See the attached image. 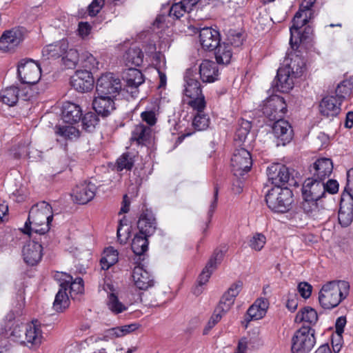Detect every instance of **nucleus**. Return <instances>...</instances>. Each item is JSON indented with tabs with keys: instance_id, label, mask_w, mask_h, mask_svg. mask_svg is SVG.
<instances>
[{
	"instance_id": "obj_1",
	"label": "nucleus",
	"mask_w": 353,
	"mask_h": 353,
	"mask_svg": "<svg viewBox=\"0 0 353 353\" xmlns=\"http://www.w3.org/2000/svg\"><path fill=\"white\" fill-rule=\"evenodd\" d=\"M305 71V62L299 55H292L285 60V65L277 70V74L272 82V87L276 91L288 92L294 85V79L303 76Z\"/></svg>"
},
{
	"instance_id": "obj_2",
	"label": "nucleus",
	"mask_w": 353,
	"mask_h": 353,
	"mask_svg": "<svg viewBox=\"0 0 353 353\" xmlns=\"http://www.w3.org/2000/svg\"><path fill=\"white\" fill-rule=\"evenodd\" d=\"M52 219L53 214L50 205L46 201L37 203L31 208L22 232L28 235L32 231L43 234L49 231Z\"/></svg>"
},
{
	"instance_id": "obj_3",
	"label": "nucleus",
	"mask_w": 353,
	"mask_h": 353,
	"mask_svg": "<svg viewBox=\"0 0 353 353\" xmlns=\"http://www.w3.org/2000/svg\"><path fill=\"white\" fill-rule=\"evenodd\" d=\"M350 285L345 281H332L324 284L319 293L320 305L326 310L338 306L349 294Z\"/></svg>"
},
{
	"instance_id": "obj_4",
	"label": "nucleus",
	"mask_w": 353,
	"mask_h": 353,
	"mask_svg": "<svg viewBox=\"0 0 353 353\" xmlns=\"http://www.w3.org/2000/svg\"><path fill=\"white\" fill-rule=\"evenodd\" d=\"M265 201L272 211L285 213L292 208L293 193L288 188L274 187L266 194Z\"/></svg>"
},
{
	"instance_id": "obj_5",
	"label": "nucleus",
	"mask_w": 353,
	"mask_h": 353,
	"mask_svg": "<svg viewBox=\"0 0 353 353\" xmlns=\"http://www.w3.org/2000/svg\"><path fill=\"white\" fill-rule=\"evenodd\" d=\"M183 94L188 99L187 104L194 110L201 111V109H205L206 102L202 93L201 83L198 80L190 77L188 73L185 77Z\"/></svg>"
},
{
	"instance_id": "obj_6",
	"label": "nucleus",
	"mask_w": 353,
	"mask_h": 353,
	"mask_svg": "<svg viewBox=\"0 0 353 353\" xmlns=\"http://www.w3.org/2000/svg\"><path fill=\"white\" fill-rule=\"evenodd\" d=\"M315 330L310 326H302L292 339L293 353H309L316 343Z\"/></svg>"
},
{
	"instance_id": "obj_7",
	"label": "nucleus",
	"mask_w": 353,
	"mask_h": 353,
	"mask_svg": "<svg viewBox=\"0 0 353 353\" xmlns=\"http://www.w3.org/2000/svg\"><path fill=\"white\" fill-rule=\"evenodd\" d=\"M123 91L120 79L113 73L106 72L97 79V94H105L116 98Z\"/></svg>"
},
{
	"instance_id": "obj_8",
	"label": "nucleus",
	"mask_w": 353,
	"mask_h": 353,
	"mask_svg": "<svg viewBox=\"0 0 353 353\" xmlns=\"http://www.w3.org/2000/svg\"><path fill=\"white\" fill-rule=\"evenodd\" d=\"M17 74L22 83L34 85L41 78V70L40 65L34 60L22 59L18 65Z\"/></svg>"
},
{
	"instance_id": "obj_9",
	"label": "nucleus",
	"mask_w": 353,
	"mask_h": 353,
	"mask_svg": "<svg viewBox=\"0 0 353 353\" xmlns=\"http://www.w3.org/2000/svg\"><path fill=\"white\" fill-rule=\"evenodd\" d=\"M261 110L270 121H275L283 118L287 112V105L283 97L272 95L263 101Z\"/></svg>"
},
{
	"instance_id": "obj_10",
	"label": "nucleus",
	"mask_w": 353,
	"mask_h": 353,
	"mask_svg": "<svg viewBox=\"0 0 353 353\" xmlns=\"http://www.w3.org/2000/svg\"><path fill=\"white\" fill-rule=\"evenodd\" d=\"M252 165L250 153L244 148L236 149L232 158L231 166L234 175L239 177L248 173Z\"/></svg>"
},
{
	"instance_id": "obj_11",
	"label": "nucleus",
	"mask_w": 353,
	"mask_h": 353,
	"mask_svg": "<svg viewBox=\"0 0 353 353\" xmlns=\"http://www.w3.org/2000/svg\"><path fill=\"white\" fill-rule=\"evenodd\" d=\"M268 181L274 187H282L290 181H294V178L289 168L283 164L273 163L267 169Z\"/></svg>"
},
{
	"instance_id": "obj_12",
	"label": "nucleus",
	"mask_w": 353,
	"mask_h": 353,
	"mask_svg": "<svg viewBox=\"0 0 353 353\" xmlns=\"http://www.w3.org/2000/svg\"><path fill=\"white\" fill-rule=\"evenodd\" d=\"M122 78L125 82L123 91L129 93L132 98L137 97L139 87L145 81L141 70L134 68H128L123 72Z\"/></svg>"
},
{
	"instance_id": "obj_13",
	"label": "nucleus",
	"mask_w": 353,
	"mask_h": 353,
	"mask_svg": "<svg viewBox=\"0 0 353 353\" xmlns=\"http://www.w3.org/2000/svg\"><path fill=\"white\" fill-rule=\"evenodd\" d=\"M272 130L277 146H284L292 140L294 135L292 127L288 121L283 118L274 121Z\"/></svg>"
},
{
	"instance_id": "obj_14",
	"label": "nucleus",
	"mask_w": 353,
	"mask_h": 353,
	"mask_svg": "<svg viewBox=\"0 0 353 353\" xmlns=\"http://www.w3.org/2000/svg\"><path fill=\"white\" fill-rule=\"evenodd\" d=\"M223 256L224 254L222 250H214L205 267L203 268L201 273L199 276V286L196 287V288L194 290V294L199 295L201 293L202 290L200 288L208 281L212 273L216 268L217 265L219 264L223 260Z\"/></svg>"
},
{
	"instance_id": "obj_15",
	"label": "nucleus",
	"mask_w": 353,
	"mask_h": 353,
	"mask_svg": "<svg viewBox=\"0 0 353 353\" xmlns=\"http://www.w3.org/2000/svg\"><path fill=\"white\" fill-rule=\"evenodd\" d=\"M71 86L79 92H87L92 90L94 79L90 71L77 70L70 79Z\"/></svg>"
},
{
	"instance_id": "obj_16",
	"label": "nucleus",
	"mask_w": 353,
	"mask_h": 353,
	"mask_svg": "<svg viewBox=\"0 0 353 353\" xmlns=\"http://www.w3.org/2000/svg\"><path fill=\"white\" fill-rule=\"evenodd\" d=\"M97 187L91 182L85 181L76 185L71 194L73 201L81 205H84L92 201L96 194Z\"/></svg>"
},
{
	"instance_id": "obj_17",
	"label": "nucleus",
	"mask_w": 353,
	"mask_h": 353,
	"mask_svg": "<svg viewBox=\"0 0 353 353\" xmlns=\"http://www.w3.org/2000/svg\"><path fill=\"white\" fill-rule=\"evenodd\" d=\"M23 39V34L19 29L6 30L0 37V50L5 52H10L18 46Z\"/></svg>"
},
{
	"instance_id": "obj_18",
	"label": "nucleus",
	"mask_w": 353,
	"mask_h": 353,
	"mask_svg": "<svg viewBox=\"0 0 353 353\" xmlns=\"http://www.w3.org/2000/svg\"><path fill=\"white\" fill-rule=\"evenodd\" d=\"M302 195L303 198H313L321 201L325 197L324 181L312 176L307 178L303 185Z\"/></svg>"
},
{
	"instance_id": "obj_19",
	"label": "nucleus",
	"mask_w": 353,
	"mask_h": 353,
	"mask_svg": "<svg viewBox=\"0 0 353 353\" xmlns=\"http://www.w3.org/2000/svg\"><path fill=\"white\" fill-rule=\"evenodd\" d=\"M42 245L34 241L26 243L22 249V256L24 262L28 265H35L41 260L43 256Z\"/></svg>"
},
{
	"instance_id": "obj_20",
	"label": "nucleus",
	"mask_w": 353,
	"mask_h": 353,
	"mask_svg": "<svg viewBox=\"0 0 353 353\" xmlns=\"http://www.w3.org/2000/svg\"><path fill=\"white\" fill-rule=\"evenodd\" d=\"M115 97L105 94H97L92 101V107L98 115L108 117L115 110Z\"/></svg>"
},
{
	"instance_id": "obj_21",
	"label": "nucleus",
	"mask_w": 353,
	"mask_h": 353,
	"mask_svg": "<svg viewBox=\"0 0 353 353\" xmlns=\"http://www.w3.org/2000/svg\"><path fill=\"white\" fill-rule=\"evenodd\" d=\"M220 34L215 29L205 27L199 32V41L204 50H214L220 44Z\"/></svg>"
},
{
	"instance_id": "obj_22",
	"label": "nucleus",
	"mask_w": 353,
	"mask_h": 353,
	"mask_svg": "<svg viewBox=\"0 0 353 353\" xmlns=\"http://www.w3.org/2000/svg\"><path fill=\"white\" fill-rule=\"evenodd\" d=\"M333 170V163L329 158L318 159L310 168V172L314 179L324 181L329 177Z\"/></svg>"
},
{
	"instance_id": "obj_23",
	"label": "nucleus",
	"mask_w": 353,
	"mask_h": 353,
	"mask_svg": "<svg viewBox=\"0 0 353 353\" xmlns=\"http://www.w3.org/2000/svg\"><path fill=\"white\" fill-rule=\"evenodd\" d=\"M139 233L145 236H152L157 229L156 219L151 210L146 209L141 214L137 222Z\"/></svg>"
},
{
	"instance_id": "obj_24",
	"label": "nucleus",
	"mask_w": 353,
	"mask_h": 353,
	"mask_svg": "<svg viewBox=\"0 0 353 353\" xmlns=\"http://www.w3.org/2000/svg\"><path fill=\"white\" fill-rule=\"evenodd\" d=\"M37 323V321H33L25 327L23 345L29 347H37L41 343L42 331Z\"/></svg>"
},
{
	"instance_id": "obj_25",
	"label": "nucleus",
	"mask_w": 353,
	"mask_h": 353,
	"mask_svg": "<svg viewBox=\"0 0 353 353\" xmlns=\"http://www.w3.org/2000/svg\"><path fill=\"white\" fill-rule=\"evenodd\" d=\"M217 63L205 59L199 65V75L203 83H213L219 79V71Z\"/></svg>"
},
{
	"instance_id": "obj_26",
	"label": "nucleus",
	"mask_w": 353,
	"mask_h": 353,
	"mask_svg": "<svg viewBox=\"0 0 353 353\" xmlns=\"http://www.w3.org/2000/svg\"><path fill=\"white\" fill-rule=\"evenodd\" d=\"M132 280L139 290H145L154 285V280L150 273L142 265L135 266L132 270Z\"/></svg>"
},
{
	"instance_id": "obj_27",
	"label": "nucleus",
	"mask_w": 353,
	"mask_h": 353,
	"mask_svg": "<svg viewBox=\"0 0 353 353\" xmlns=\"http://www.w3.org/2000/svg\"><path fill=\"white\" fill-rule=\"evenodd\" d=\"M341 105V103L334 96H327L323 98L319 103L320 113L327 118H333L340 113Z\"/></svg>"
},
{
	"instance_id": "obj_28",
	"label": "nucleus",
	"mask_w": 353,
	"mask_h": 353,
	"mask_svg": "<svg viewBox=\"0 0 353 353\" xmlns=\"http://www.w3.org/2000/svg\"><path fill=\"white\" fill-rule=\"evenodd\" d=\"M242 289V282L237 281L231 285L228 291L222 296L217 307L221 308L223 312H227L234 304L236 296Z\"/></svg>"
},
{
	"instance_id": "obj_29",
	"label": "nucleus",
	"mask_w": 353,
	"mask_h": 353,
	"mask_svg": "<svg viewBox=\"0 0 353 353\" xmlns=\"http://www.w3.org/2000/svg\"><path fill=\"white\" fill-rule=\"evenodd\" d=\"M152 130L150 126L140 123L137 125L132 131L130 141L138 145H145L150 142Z\"/></svg>"
},
{
	"instance_id": "obj_30",
	"label": "nucleus",
	"mask_w": 353,
	"mask_h": 353,
	"mask_svg": "<svg viewBox=\"0 0 353 353\" xmlns=\"http://www.w3.org/2000/svg\"><path fill=\"white\" fill-rule=\"evenodd\" d=\"M82 117V110L77 104L66 102L63 105L62 117L63 121L68 123H76L79 122Z\"/></svg>"
},
{
	"instance_id": "obj_31",
	"label": "nucleus",
	"mask_w": 353,
	"mask_h": 353,
	"mask_svg": "<svg viewBox=\"0 0 353 353\" xmlns=\"http://www.w3.org/2000/svg\"><path fill=\"white\" fill-rule=\"evenodd\" d=\"M68 48V43L67 41L62 40L56 43L46 46L42 50V54L46 59H57L62 57L65 50Z\"/></svg>"
},
{
	"instance_id": "obj_32",
	"label": "nucleus",
	"mask_w": 353,
	"mask_h": 353,
	"mask_svg": "<svg viewBox=\"0 0 353 353\" xmlns=\"http://www.w3.org/2000/svg\"><path fill=\"white\" fill-rule=\"evenodd\" d=\"M303 201L301 204V208L303 211L312 216H317L319 212L325 208L322 201L313 198H303Z\"/></svg>"
},
{
	"instance_id": "obj_33",
	"label": "nucleus",
	"mask_w": 353,
	"mask_h": 353,
	"mask_svg": "<svg viewBox=\"0 0 353 353\" xmlns=\"http://www.w3.org/2000/svg\"><path fill=\"white\" fill-rule=\"evenodd\" d=\"M215 58L218 64L228 65L230 63L232 57V48L225 42L220 43L214 49Z\"/></svg>"
},
{
	"instance_id": "obj_34",
	"label": "nucleus",
	"mask_w": 353,
	"mask_h": 353,
	"mask_svg": "<svg viewBox=\"0 0 353 353\" xmlns=\"http://www.w3.org/2000/svg\"><path fill=\"white\" fill-rule=\"evenodd\" d=\"M318 321L316 311L310 306H306L300 310L296 315L295 322H306L310 325H314Z\"/></svg>"
},
{
	"instance_id": "obj_35",
	"label": "nucleus",
	"mask_w": 353,
	"mask_h": 353,
	"mask_svg": "<svg viewBox=\"0 0 353 353\" xmlns=\"http://www.w3.org/2000/svg\"><path fill=\"white\" fill-rule=\"evenodd\" d=\"M119 252L113 247L106 248L100 259L101 268L103 270H108L118 262Z\"/></svg>"
},
{
	"instance_id": "obj_36",
	"label": "nucleus",
	"mask_w": 353,
	"mask_h": 353,
	"mask_svg": "<svg viewBox=\"0 0 353 353\" xmlns=\"http://www.w3.org/2000/svg\"><path fill=\"white\" fill-rule=\"evenodd\" d=\"M19 99V88L10 86L0 92V101L3 103L13 106L16 105Z\"/></svg>"
},
{
	"instance_id": "obj_37",
	"label": "nucleus",
	"mask_w": 353,
	"mask_h": 353,
	"mask_svg": "<svg viewBox=\"0 0 353 353\" xmlns=\"http://www.w3.org/2000/svg\"><path fill=\"white\" fill-rule=\"evenodd\" d=\"M148 237L149 236L141 234L140 233L134 236L132 239L131 248L135 255L141 256L148 250Z\"/></svg>"
},
{
	"instance_id": "obj_38",
	"label": "nucleus",
	"mask_w": 353,
	"mask_h": 353,
	"mask_svg": "<svg viewBox=\"0 0 353 353\" xmlns=\"http://www.w3.org/2000/svg\"><path fill=\"white\" fill-rule=\"evenodd\" d=\"M124 59L127 64L139 66L143 61V53L139 48L131 47L125 52Z\"/></svg>"
},
{
	"instance_id": "obj_39",
	"label": "nucleus",
	"mask_w": 353,
	"mask_h": 353,
	"mask_svg": "<svg viewBox=\"0 0 353 353\" xmlns=\"http://www.w3.org/2000/svg\"><path fill=\"white\" fill-rule=\"evenodd\" d=\"M62 63L66 69L74 68L79 60V54L76 49L70 48L65 50L62 57Z\"/></svg>"
},
{
	"instance_id": "obj_40",
	"label": "nucleus",
	"mask_w": 353,
	"mask_h": 353,
	"mask_svg": "<svg viewBox=\"0 0 353 353\" xmlns=\"http://www.w3.org/2000/svg\"><path fill=\"white\" fill-rule=\"evenodd\" d=\"M312 14H313L312 10H310L309 12L304 11V14L302 16L303 19L301 20V21H299V18L296 19L297 20H296V14L294 15L293 20H292L293 24L290 28V45L293 46L294 31L296 30L297 32V30L299 29H300L303 26H305L310 21V20L312 19Z\"/></svg>"
},
{
	"instance_id": "obj_41",
	"label": "nucleus",
	"mask_w": 353,
	"mask_h": 353,
	"mask_svg": "<svg viewBox=\"0 0 353 353\" xmlns=\"http://www.w3.org/2000/svg\"><path fill=\"white\" fill-rule=\"evenodd\" d=\"M136 156L132 152H125L117 160V169L118 171L123 170H131L134 164Z\"/></svg>"
},
{
	"instance_id": "obj_42",
	"label": "nucleus",
	"mask_w": 353,
	"mask_h": 353,
	"mask_svg": "<svg viewBox=\"0 0 353 353\" xmlns=\"http://www.w3.org/2000/svg\"><path fill=\"white\" fill-rule=\"evenodd\" d=\"M67 290L59 289L55 296L53 303V308L57 312H62L69 306V296L66 292Z\"/></svg>"
},
{
	"instance_id": "obj_43",
	"label": "nucleus",
	"mask_w": 353,
	"mask_h": 353,
	"mask_svg": "<svg viewBox=\"0 0 353 353\" xmlns=\"http://www.w3.org/2000/svg\"><path fill=\"white\" fill-rule=\"evenodd\" d=\"M352 85L347 81H343L339 83L335 90L336 98L339 100V102H341L350 97L352 94Z\"/></svg>"
},
{
	"instance_id": "obj_44",
	"label": "nucleus",
	"mask_w": 353,
	"mask_h": 353,
	"mask_svg": "<svg viewBox=\"0 0 353 353\" xmlns=\"http://www.w3.org/2000/svg\"><path fill=\"white\" fill-rule=\"evenodd\" d=\"M107 305L114 314H117L125 311L128 307L122 303L114 293H110L108 296Z\"/></svg>"
},
{
	"instance_id": "obj_45",
	"label": "nucleus",
	"mask_w": 353,
	"mask_h": 353,
	"mask_svg": "<svg viewBox=\"0 0 353 353\" xmlns=\"http://www.w3.org/2000/svg\"><path fill=\"white\" fill-rule=\"evenodd\" d=\"M338 219L339 223L343 227H347L350 225L353 220V208H345L341 204L338 214Z\"/></svg>"
},
{
	"instance_id": "obj_46",
	"label": "nucleus",
	"mask_w": 353,
	"mask_h": 353,
	"mask_svg": "<svg viewBox=\"0 0 353 353\" xmlns=\"http://www.w3.org/2000/svg\"><path fill=\"white\" fill-rule=\"evenodd\" d=\"M83 128L87 132H92L96 125L98 124L99 120L98 115L94 112H89L81 117Z\"/></svg>"
},
{
	"instance_id": "obj_47",
	"label": "nucleus",
	"mask_w": 353,
	"mask_h": 353,
	"mask_svg": "<svg viewBox=\"0 0 353 353\" xmlns=\"http://www.w3.org/2000/svg\"><path fill=\"white\" fill-rule=\"evenodd\" d=\"M204 109L201 111L196 110L197 112L194 117L192 125L197 130H205L210 123V119L207 114L203 112Z\"/></svg>"
},
{
	"instance_id": "obj_48",
	"label": "nucleus",
	"mask_w": 353,
	"mask_h": 353,
	"mask_svg": "<svg viewBox=\"0 0 353 353\" xmlns=\"http://www.w3.org/2000/svg\"><path fill=\"white\" fill-rule=\"evenodd\" d=\"M251 128L252 124L250 121L245 119H241L235 132L234 139L236 141H239V142H243L247 138Z\"/></svg>"
},
{
	"instance_id": "obj_49",
	"label": "nucleus",
	"mask_w": 353,
	"mask_h": 353,
	"mask_svg": "<svg viewBox=\"0 0 353 353\" xmlns=\"http://www.w3.org/2000/svg\"><path fill=\"white\" fill-rule=\"evenodd\" d=\"M299 30L297 32L296 30L294 31L293 46L290 45L292 49H297L299 44L307 39L313 32L312 28L310 26H305L303 32H301Z\"/></svg>"
},
{
	"instance_id": "obj_50",
	"label": "nucleus",
	"mask_w": 353,
	"mask_h": 353,
	"mask_svg": "<svg viewBox=\"0 0 353 353\" xmlns=\"http://www.w3.org/2000/svg\"><path fill=\"white\" fill-rule=\"evenodd\" d=\"M56 133L67 139H72L79 137V131L72 125L56 126Z\"/></svg>"
},
{
	"instance_id": "obj_51",
	"label": "nucleus",
	"mask_w": 353,
	"mask_h": 353,
	"mask_svg": "<svg viewBox=\"0 0 353 353\" xmlns=\"http://www.w3.org/2000/svg\"><path fill=\"white\" fill-rule=\"evenodd\" d=\"M226 312H223V310H222L221 308L216 306L206 327L203 330V334H206L218 322L220 321L223 315Z\"/></svg>"
},
{
	"instance_id": "obj_52",
	"label": "nucleus",
	"mask_w": 353,
	"mask_h": 353,
	"mask_svg": "<svg viewBox=\"0 0 353 353\" xmlns=\"http://www.w3.org/2000/svg\"><path fill=\"white\" fill-rule=\"evenodd\" d=\"M265 242V235L261 233H256L250 240L249 245L252 249L260 251L264 247Z\"/></svg>"
},
{
	"instance_id": "obj_53",
	"label": "nucleus",
	"mask_w": 353,
	"mask_h": 353,
	"mask_svg": "<svg viewBox=\"0 0 353 353\" xmlns=\"http://www.w3.org/2000/svg\"><path fill=\"white\" fill-rule=\"evenodd\" d=\"M25 327L23 325H15L12 328H10V336L12 338V340L23 344L25 342L23 339Z\"/></svg>"
},
{
	"instance_id": "obj_54",
	"label": "nucleus",
	"mask_w": 353,
	"mask_h": 353,
	"mask_svg": "<svg viewBox=\"0 0 353 353\" xmlns=\"http://www.w3.org/2000/svg\"><path fill=\"white\" fill-rule=\"evenodd\" d=\"M187 11L185 3L182 0L179 3H174L170 9L169 16L176 19H179Z\"/></svg>"
},
{
	"instance_id": "obj_55",
	"label": "nucleus",
	"mask_w": 353,
	"mask_h": 353,
	"mask_svg": "<svg viewBox=\"0 0 353 353\" xmlns=\"http://www.w3.org/2000/svg\"><path fill=\"white\" fill-rule=\"evenodd\" d=\"M345 196H349L353 201V168L347 172V184L341 195V201Z\"/></svg>"
},
{
	"instance_id": "obj_56",
	"label": "nucleus",
	"mask_w": 353,
	"mask_h": 353,
	"mask_svg": "<svg viewBox=\"0 0 353 353\" xmlns=\"http://www.w3.org/2000/svg\"><path fill=\"white\" fill-rule=\"evenodd\" d=\"M68 289H70V295L72 298L73 294H82L84 291L83 281L81 278L78 277L74 280L72 279L69 283Z\"/></svg>"
},
{
	"instance_id": "obj_57",
	"label": "nucleus",
	"mask_w": 353,
	"mask_h": 353,
	"mask_svg": "<svg viewBox=\"0 0 353 353\" xmlns=\"http://www.w3.org/2000/svg\"><path fill=\"white\" fill-rule=\"evenodd\" d=\"M126 228H123V220H121L117 228V239L121 244L126 243L130 236V228L125 223Z\"/></svg>"
},
{
	"instance_id": "obj_58",
	"label": "nucleus",
	"mask_w": 353,
	"mask_h": 353,
	"mask_svg": "<svg viewBox=\"0 0 353 353\" xmlns=\"http://www.w3.org/2000/svg\"><path fill=\"white\" fill-rule=\"evenodd\" d=\"M82 58L83 59L82 64L85 70L90 71L99 68V63L92 54L85 53L83 54Z\"/></svg>"
},
{
	"instance_id": "obj_59",
	"label": "nucleus",
	"mask_w": 353,
	"mask_h": 353,
	"mask_svg": "<svg viewBox=\"0 0 353 353\" xmlns=\"http://www.w3.org/2000/svg\"><path fill=\"white\" fill-rule=\"evenodd\" d=\"M243 34L240 32H236L235 31H230L228 35V42L229 46L234 48H238L243 44Z\"/></svg>"
},
{
	"instance_id": "obj_60",
	"label": "nucleus",
	"mask_w": 353,
	"mask_h": 353,
	"mask_svg": "<svg viewBox=\"0 0 353 353\" xmlns=\"http://www.w3.org/2000/svg\"><path fill=\"white\" fill-rule=\"evenodd\" d=\"M54 278L55 280L60 282V289L64 290H68L69 283H71V281H72V276L64 272H56L54 275Z\"/></svg>"
},
{
	"instance_id": "obj_61",
	"label": "nucleus",
	"mask_w": 353,
	"mask_h": 353,
	"mask_svg": "<svg viewBox=\"0 0 353 353\" xmlns=\"http://www.w3.org/2000/svg\"><path fill=\"white\" fill-rule=\"evenodd\" d=\"M315 2L316 0H303L299 7V10L296 12V19L298 18H302V16L304 14V11L309 12L310 10H312V8L313 7Z\"/></svg>"
},
{
	"instance_id": "obj_62",
	"label": "nucleus",
	"mask_w": 353,
	"mask_h": 353,
	"mask_svg": "<svg viewBox=\"0 0 353 353\" xmlns=\"http://www.w3.org/2000/svg\"><path fill=\"white\" fill-rule=\"evenodd\" d=\"M339 191V183L336 180L329 179L326 183L324 182V194L327 193L334 194Z\"/></svg>"
},
{
	"instance_id": "obj_63",
	"label": "nucleus",
	"mask_w": 353,
	"mask_h": 353,
	"mask_svg": "<svg viewBox=\"0 0 353 353\" xmlns=\"http://www.w3.org/2000/svg\"><path fill=\"white\" fill-rule=\"evenodd\" d=\"M297 289L303 298L307 299L311 295L312 287L307 282H301L298 285Z\"/></svg>"
},
{
	"instance_id": "obj_64",
	"label": "nucleus",
	"mask_w": 353,
	"mask_h": 353,
	"mask_svg": "<svg viewBox=\"0 0 353 353\" xmlns=\"http://www.w3.org/2000/svg\"><path fill=\"white\" fill-rule=\"evenodd\" d=\"M247 314L250 318V320L260 319L265 315L263 310H259V308L256 307V305H252L248 310Z\"/></svg>"
}]
</instances>
